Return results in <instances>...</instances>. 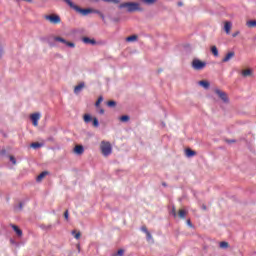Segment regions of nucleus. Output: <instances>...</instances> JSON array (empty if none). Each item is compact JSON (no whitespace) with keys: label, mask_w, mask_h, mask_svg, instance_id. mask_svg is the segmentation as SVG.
Segmentation results:
<instances>
[{"label":"nucleus","mask_w":256,"mask_h":256,"mask_svg":"<svg viewBox=\"0 0 256 256\" xmlns=\"http://www.w3.org/2000/svg\"><path fill=\"white\" fill-rule=\"evenodd\" d=\"M63 1H65V3L68 5V6H70V7H73L75 4L73 3V1H71V0H63Z\"/></svg>","instance_id":"nucleus-33"},{"label":"nucleus","mask_w":256,"mask_h":256,"mask_svg":"<svg viewBox=\"0 0 256 256\" xmlns=\"http://www.w3.org/2000/svg\"><path fill=\"white\" fill-rule=\"evenodd\" d=\"M191 67L195 71H201L207 67V63H206V61H201L198 58H194L191 62Z\"/></svg>","instance_id":"nucleus-2"},{"label":"nucleus","mask_w":256,"mask_h":256,"mask_svg":"<svg viewBox=\"0 0 256 256\" xmlns=\"http://www.w3.org/2000/svg\"><path fill=\"white\" fill-rule=\"evenodd\" d=\"M203 209L206 210V206H203Z\"/></svg>","instance_id":"nucleus-50"},{"label":"nucleus","mask_w":256,"mask_h":256,"mask_svg":"<svg viewBox=\"0 0 256 256\" xmlns=\"http://www.w3.org/2000/svg\"><path fill=\"white\" fill-rule=\"evenodd\" d=\"M102 101H103V98L102 96H100V98H98V100L96 101L95 106L99 107Z\"/></svg>","instance_id":"nucleus-32"},{"label":"nucleus","mask_w":256,"mask_h":256,"mask_svg":"<svg viewBox=\"0 0 256 256\" xmlns=\"http://www.w3.org/2000/svg\"><path fill=\"white\" fill-rule=\"evenodd\" d=\"M186 223H187L190 227H192V222H191L190 220H186Z\"/></svg>","instance_id":"nucleus-42"},{"label":"nucleus","mask_w":256,"mask_h":256,"mask_svg":"<svg viewBox=\"0 0 256 256\" xmlns=\"http://www.w3.org/2000/svg\"><path fill=\"white\" fill-rule=\"evenodd\" d=\"M185 156L190 158V157H193V156H196V152L193 151L192 149L190 148H186L185 149Z\"/></svg>","instance_id":"nucleus-12"},{"label":"nucleus","mask_w":256,"mask_h":256,"mask_svg":"<svg viewBox=\"0 0 256 256\" xmlns=\"http://www.w3.org/2000/svg\"><path fill=\"white\" fill-rule=\"evenodd\" d=\"M105 114V110L101 109L100 110V115H104Z\"/></svg>","instance_id":"nucleus-44"},{"label":"nucleus","mask_w":256,"mask_h":256,"mask_svg":"<svg viewBox=\"0 0 256 256\" xmlns=\"http://www.w3.org/2000/svg\"><path fill=\"white\" fill-rule=\"evenodd\" d=\"M251 70L250 69H245V70H242V76L244 77H249L251 76Z\"/></svg>","instance_id":"nucleus-23"},{"label":"nucleus","mask_w":256,"mask_h":256,"mask_svg":"<svg viewBox=\"0 0 256 256\" xmlns=\"http://www.w3.org/2000/svg\"><path fill=\"white\" fill-rule=\"evenodd\" d=\"M103 2H108V3H114V4H119V0H102Z\"/></svg>","instance_id":"nucleus-31"},{"label":"nucleus","mask_w":256,"mask_h":256,"mask_svg":"<svg viewBox=\"0 0 256 256\" xmlns=\"http://www.w3.org/2000/svg\"><path fill=\"white\" fill-rule=\"evenodd\" d=\"M72 234H74V239H80L81 238V233L80 232L76 233V231H72Z\"/></svg>","instance_id":"nucleus-30"},{"label":"nucleus","mask_w":256,"mask_h":256,"mask_svg":"<svg viewBox=\"0 0 256 256\" xmlns=\"http://www.w3.org/2000/svg\"><path fill=\"white\" fill-rule=\"evenodd\" d=\"M232 29V23L231 22H225L224 30L227 34H230V31Z\"/></svg>","instance_id":"nucleus-15"},{"label":"nucleus","mask_w":256,"mask_h":256,"mask_svg":"<svg viewBox=\"0 0 256 256\" xmlns=\"http://www.w3.org/2000/svg\"><path fill=\"white\" fill-rule=\"evenodd\" d=\"M107 105L110 108H114V107L117 106V102H115L114 100H110V101L107 102Z\"/></svg>","instance_id":"nucleus-25"},{"label":"nucleus","mask_w":256,"mask_h":256,"mask_svg":"<svg viewBox=\"0 0 256 256\" xmlns=\"http://www.w3.org/2000/svg\"><path fill=\"white\" fill-rule=\"evenodd\" d=\"M85 87V84L82 82L74 87V93L78 94Z\"/></svg>","instance_id":"nucleus-13"},{"label":"nucleus","mask_w":256,"mask_h":256,"mask_svg":"<svg viewBox=\"0 0 256 256\" xmlns=\"http://www.w3.org/2000/svg\"><path fill=\"white\" fill-rule=\"evenodd\" d=\"M227 142H228L229 144H231V143H235L236 141H235V140H227Z\"/></svg>","instance_id":"nucleus-45"},{"label":"nucleus","mask_w":256,"mask_h":256,"mask_svg":"<svg viewBox=\"0 0 256 256\" xmlns=\"http://www.w3.org/2000/svg\"><path fill=\"white\" fill-rule=\"evenodd\" d=\"M2 55V49H0V56Z\"/></svg>","instance_id":"nucleus-47"},{"label":"nucleus","mask_w":256,"mask_h":256,"mask_svg":"<svg viewBox=\"0 0 256 256\" xmlns=\"http://www.w3.org/2000/svg\"><path fill=\"white\" fill-rule=\"evenodd\" d=\"M24 1H26L27 3H32L33 2V0H24Z\"/></svg>","instance_id":"nucleus-46"},{"label":"nucleus","mask_w":256,"mask_h":256,"mask_svg":"<svg viewBox=\"0 0 256 256\" xmlns=\"http://www.w3.org/2000/svg\"><path fill=\"white\" fill-rule=\"evenodd\" d=\"M187 215V211L186 210H179L178 211V216L180 219H185Z\"/></svg>","instance_id":"nucleus-19"},{"label":"nucleus","mask_w":256,"mask_h":256,"mask_svg":"<svg viewBox=\"0 0 256 256\" xmlns=\"http://www.w3.org/2000/svg\"><path fill=\"white\" fill-rule=\"evenodd\" d=\"M146 237H147V240H151V239H152L151 233H150V232H147V233H146Z\"/></svg>","instance_id":"nucleus-38"},{"label":"nucleus","mask_w":256,"mask_h":256,"mask_svg":"<svg viewBox=\"0 0 256 256\" xmlns=\"http://www.w3.org/2000/svg\"><path fill=\"white\" fill-rule=\"evenodd\" d=\"M179 6H182V3H178Z\"/></svg>","instance_id":"nucleus-48"},{"label":"nucleus","mask_w":256,"mask_h":256,"mask_svg":"<svg viewBox=\"0 0 256 256\" xmlns=\"http://www.w3.org/2000/svg\"><path fill=\"white\" fill-rule=\"evenodd\" d=\"M103 21H105V15L103 13L99 14Z\"/></svg>","instance_id":"nucleus-43"},{"label":"nucleus","mask_w":256,"mask_h":256,"mask_svg":"<svg viewBox=\"0 0 256 256\" xmlns=\"http://www.w3.org/2000/svg\"><path fill=\"white\" fill-rule=\"evenodd\" d=\"M248 28H255L256 27V20H251L246 22Z\"/></svg>","instance_id":"nucleus-20"},{"label":"nucleus","mask_w":256,"mask_h":256,"mask_svg":"<svg viewBox=\"0 0 256 256\" xmlns=\"http://www.w3.org/2000/svg\"><path fill=\"white\" fill-rule=\"evenodd\" d=\"M116 255L123 256L124 255V250L123 249L118 250Z\"/></svg>","instance_id":"nucleus-35"},{"label":"nucleus","mask_w":256,"mask_h":256,"mask_svg":"<svg viewBox=\"0 0 256 256\" xmlns=\"http://www.w3.org/2000/svg\"><path fill=\"white\" fill-rule=\"evenodd\" d=\"M74 153L77 155H82L84 153V147L82 145H77L74 147Z\"/></svg>","instance_id":"nucleus-11"},{"label":"nucleus","mask_w":256,"mask_h":256,"mask_svg":"<svg viewBox=\"0 0 256 256\" xmlns=\"http://www.w3.org/2000/svg\"><path fill=\"white\" fill-rule=\"evenodd\" d=\"M42 145L39 142H33L32 144H30V147H32L33 149H39Z\"/></svg>","instance_id":"nucleus-26"},{"label":"nucleus","mask_w":256,"mask_h":256,"mask_svg":"<svg viewBox=\"0 0 256 256\" xmlns=\"http://www.w3.org/2000/svg\"><path fill=\"white\" fill-rule=\"evenodd\" d=\"M11 228L14 229L15 233L17 234L18 237L22 236V230L18 226L11 225Z\"/></svg>","instance_id":"nucleus-17"},{"label":"nucleus","mask_w":256,"mask_h":256,"mask_svg":"<svg viewBox=\"0 0 256 256\" xmlns=\"http://www.w3.org/2000/svg\"><path fill=\"white\" fill-rule=\"evenodd\" d=\"M137 39H138L137 35H132V36H129L128 38H126V41L133 42V41H137Z\"/></svg>","instance_id":"nucleus-24"},{"label":"nucleus","mask_w":256,"mask_h":256,"mask_svg":"<svg viewBox=\"0 0 256 256\" xmlns=\"http://www.w3.org/2000/svg\"><path fill=\"white\" fill-rule=\"evenodd\" d=\"M82 41L86 45H92V46L96 45V40L94 38L84 37V38H82Z\"/></svg>","instance_id":"nucleus-8"},{"label":"nucleus","mask_w":256,"mask_h":256,"mask_svg":"<svg viewBox=\"0 0 256 256\" xmlns=\"http://www.w3.org/2000/svg\"><path fill=\"white\" fill-rule=\"evenodd\" d=\"M172 214H173L174 217L177 216V214H176V209H175V208H172Z\"/></svg>","instance_id":"nucleus-40"},{"label":"nucleus","mask_w":256,"mask_h":256,"mask_svg":"<svg viewBox=\"0 0 256 256\" xmlns=\"http://www.w3.org/2000/svg\"><path fill=\"white\" fill-rule=\"evenodd\" d=\"M198 84H199L201 87H203L204 89H208L209 86H210V84H209V82H208L207 80H201V81L198 82Z\"/></svg>","instance_id":"nucleus-16"},{"label":"nucleus","mask_w":256,"mask_h":256,"mask_svg":"<svg viewBox=\"0 0 256 256\" xmlns=\"http://www.w3.org/2000/svg\"><path fill=\"white\" fill-rule=\"evenodd\" d=\"M30 119H32L33 125L35 127H37L38 126V121L40 119V114L39 113H34V114H32V116H30Z\"/></svg>","instance_id":"nucleus-9"},{"label":"nucleus","mask_w":256,"mask_h":256,"mask_svg":"<svg viewBox=\"0 0 256 256\" xmlns=\"http://www.w3.org/2000/svg\"><path fill=\"white\" fill-rule=\"evenodd\" d=\"M129 120H130V116L124 115V116L120 117V121L121 122H129Z\"/></svg>","instance_id":"nucleus-28"},{"label":"nucleus","mask_w":256,"mask_h":256,"mask_svg":"<svg viewBox=\"0 0 256 256\" xmlns=\"http://www.w3.org/2000/svg\"><path fill=\"white\" fill-rule=\"evenodd\" d=\"M238 35H239V31L234 32V33L232 34L233 38L237 37Z\"/></svg>","instance_id":"nucleus-41"},{"label":"nucleus","mask_w":256,"mask_h":256,"mask_svg":"<svg viewBox=\"0 0 256 256\" xmlns=\"http://www.w3.org/2000/svg\"><path fill=\"white\" fill-rule=\"evenodd\" d=\"M45 20L52 25H59L62 22L61 16H58L57 14L46 15Z\"/></svg>","instance_id":"nucleus-4"},{"label":"nucleus","mask_w":256,"mask_h":256,"mask_svg":"<svg viewBox=\"0 0 256 256\" xmlns=\"http://www.w3.org/2000/svg\"><path fill=\"white\" fill-rule=\"evenodd\" d=\"M10 161L13 165H16V159L13 156H10Z\"/></svg>","instance_id":"nucleus-36"},{"label":"nucleus","mask_w":256,"mask_h":256,"mask_svg":"<svg viewBox=\"0 0 256 256\" xmlns=\"http://www.w3.org/2000/svg\"><path fill=\"white\" fill-rule=\"evenodd\" d=\"M235 57V52H229L228 54H226L225 57L222 58V62L226 63V62H230V60Z\"/></svg>","instance_id":"nucleus-10"},{"label":"nucleus","mask_w":256,"mask_h":256,"mask_svg":"<svg viewBox=\"0 0 256 256\" xmlns=\"http://www.w3.org/2000/svg\"><path fill=\"white\" fill-rule=\"evenodd\" d=\"M228 247H229V243H228V242L222 241V242L220 243V248L226 249V248H228Z\"/></svg>","instance_id":"nucleus-27"},{"label":"nucleus","mask_w":256,"mask_h":256,"mask_svg":"<svg viewBox=\"0 0 256 256\" xmlns=\"http://www.w3.org/2000/svg\"><path fill=\"white\" fill-rule=\"evenodd\" d=\"M49 174V172L43 171L42 173H40V175H38V177H36V182H41L43 181V179Z\"/></svg>","instance_id":"nucleus-14"},{"label":"nucleus","mask_w":256,"mask_h":256,"mask_svg":"<svg viewBox=\"0 0 256 256\" xmlns=\"http://www.w3.org/2000/svg\"><path fill=\"white\" fill-rule=\"evenodd\" d=\"M92 125H94L96 128L99 127V120L97 118H93Z\"/></svg>","instance_id":"nucleus-29"},{"label":"nucleus","mask_w":256,"mask_h":256,"mask_svg":"<svg viewBox=\"0 0 256 256\" xmlns=\"http://www.w3.org/2000/svg\"><path fill=\"white\" fill-rule=\"evenodd\" d=\"M157 0H142V3L145 5H154L156 4Z\"/></svg>","instance_id":"nucleus-22"},{"label":"nucleus","mask_w":256,"mask_h":256,"mask_svg":"<svg viewBox=\"0 0 256 256\" xmlns=\"http://www.w3.org/2000/svg\"><path fill=\"white\" fill-rule=\"evenodd\" d=\"M92 13H95V14H98V15L102 14V12H100L99 10H94V9H93Z\"/></svg>","instance_id":"nucleus-39"},{"label":"nucleus","mask_w":256,"mask_h":256,"mask_svg":"<svg viewBox=\"0 0 256 256\" xmlns=\"http://www.w3.org/2000/svg\"><path fill=\"white\" fill-rule=\"evenodd\" d=\"M64 217H65L66 220L69 219V211L68 210L65 211Z\"/></svg>","instance_id":"nucleus-37"},{"label":"nucleus","mask_w":256,"mask_h":256,"mask_svg":"<svg viewBox=\"0 0 256 256\" xmlns=\"http://www.w3.org/2000/svg\"><path fill=\"white\" fill-rule=\"evenodd\" d=\"M210 51H212L214 57L219 56V51H218V48L216 46H212V48H210Z\"/></svg>","instance_id":"nucleus-21"},{"label":"nucleus","mask_w":256,"mask_h":256,"mask_svg":"<svg viewBox=\"0 0 256 256\" xmlns=\"http://www.w3.org/2000/svg\"><path fill=\"white\" fill-rule=\"evenodd\" d=\"M127 9L129 13H133L136 11H142L140 4L138 2H124L118 6V9Z\"/></svg>","instance_id":"nucleus-1"},{"label":"nucleus","mask_w":256,"mask_h":256,"mask_svg":"<svg viewBox=\"0 0 256 256\" xmlns=\"http://www.w3.org/2000/svg\"><path fill=\"white\" fill-rule=\"evenodd\" d=\"M20 209H22V204L20 203Z\"/></svg>","instance_id":"nucleus-49"},{"label":"nucleus","mask_w":256,"mask_h":256,"mask_svg":"<svg viewBox=\"0 0 256 256\" xmlns=\"http://www.w3.org/2000/svg\"><path fill=\"white\" fill-rule=\"evenodd\" d=\"M73 10H76L78 13L82 14L83 16L89 15L91 13H93V9H82L80 8V6H76L75 4L73 5V7H71Z\"/></svg>","instance_id":"nucleus-5"},{"label":"nucleus","mask_w":256,"mask_h":256,"mask_svg":"<svg viewBox=\"0 0 256 256\" xmlns=\"http://www.w3.org/2000/svg\"><path fill=\"white\" fill-rule=\"evenodd\" d=\"M54 41L61 42L62 44H65L67 47L75 48V43L68 42L67 40H65L62 37H55Z\"/></svg>","instance_id":"nucleus-6"},{"label":"nucleus","mask_w":256,"mask_h":256,"mask_svg":"<svg viewBox=\"0 0 256 256\" xmlns=\"http://www.w3.org/2000/svg\"><path fill=\"white\" fill-rule=\"evenodd\" d=\"M101 152L104 157H107L112 154V145L110 142L102 141L101 142Z\"/></svg>","instance_id":"nucleus-3"},{"label":"nucleus","mask_w":256,"mask_h":256,"mask_svg":"<svg viewBox=\"0 0 256 256\" xmlns=\"http://www.w3.org/2000/svg\"><path fill=\"white\" fill-rule=\"evenodd\" d=\"M83 120L86 124L90 123L91 121H93V118L89 115V114H85L83 116Z\"/></svg>","instance_id":"nucleus-18"},{"label":"nucleus","mask_w":256,"mask_h":256,"mask_svg":"<svg viewBox=\"0 0 256 256\" xmlns=\"http://www.w3.org/2000/svg\"><path fill=\"white\" fill-rule=\"evenodd\" d=\"M141 231L144 232L145 234L149 233V230H147L146 226H142Z\"/></svg>","instance_id":"nucleus-34"},{"label":"nucleus","mask_w":256,"mask_h":256,"mask_svg":"<svg viewBox=\"0 0 256 256\" xmlns=\"http://www.w3.org/2000/svg\"><path fill=\"white\" fill-rule=\"evenodd\" d=\"M214 92L216 93V95L219 96V98H220L223 102H225V103L228 102L227 95H226V93H225L224 91H221V90H219V89H215Z\"/></svg>","instance_id":"nucleus-7"}]
</instances>
